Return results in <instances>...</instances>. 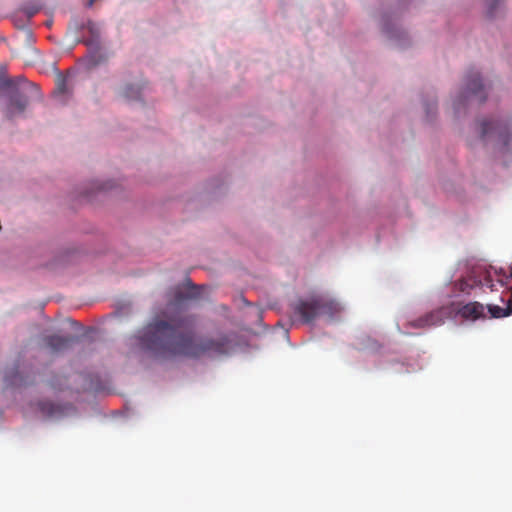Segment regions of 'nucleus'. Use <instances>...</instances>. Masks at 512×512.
Instances as JSON below:
<instances>
[{
    "label": "nucleus",
    "instance_id": "nucleus-1",
    "mask_svg": "<svg viewBox=\"0 0 512 512\" xmlns=\"http://www.w3.org/2000/svg\"><path fill=\"white\" fill-rule=\"evenodd\" d=\"M195 318L182 312L168 319H155L137 337L140 348L157 358L221 356L231 346L225 335L195 339Z\"/></svg>",
    "mask_w": 512,
    "mask_h": 512
},
{
    "label": "nucleus",
    "instance_id": "nucleus-2",
    "mask_svg": "<svg viewBox=\"0 0 512 512\" xmlns=\"http://www.w3.org/2000/svg\"><path fill=\"white\" fill-rule=\"evenodd\" d=\"M291 307L293 316L304 324L313 322L321 315L333 317L341 311L340 304L325 295H313L306 299H299Z\"/></svg>",
    "mask_w": 512,
    "mask_h": 512
},
{
    "label": "nucleus",
    "instance_id": "nucleus-3",
    "mask_svg": "<svg viewBox=\"0 0 512 512\" xmlns=\"http://www.w3.org/2000/svg\"><path fill=\"white\" fill-rule=\"evenodd\" d=\"M119 189H121V182L118 178H92L76 185L70 192V198L72 201L79 203L94 204L99 200L101 195H105Z\"/></svg>",
    "mask_w": 512,
    "mask_h": 512
},
{
    "label": "nucleus",
    "instance_id": "nucleus-4",
    "mask_svg": "<svg viewBox=\"0 0 512 512\" xmlns=\"http://www.w3.org/2000/svg\"><path fill=\"white\" fill-rule=\"evenodd\" d=\"M481 137L491 142L499 154L512 149V127L507 122L489 120L481 123Z\"/></svg>",
    "mask_w": 512,
    "mask_h": 512
},
{
    "label": "nucleus",
    "instance_id": "nucleus-5",
    "mask_svg": "<svg viewBox=\"0 0 512 512\" xmlns=\"http://www.w3.org/2000/svg\"><path fill=\"white\" fill-rule=\"evenodd\" d=\"M0 93L8 98L6 115L10 118L21 115L28 105V95L23 87L15 80L0 77Z\"/></svg>",
    "mask_w": 512,
    "mask_h": 512
},
{
    "label": "nucleus",
    "instance_id": "nucleus-6",
    "mask_svg": "<svg viewBox=\"0 0 512 512\" xmlns=\"http://www.w3.org/2000/svg\"><path fill=\"white\" fill-rule=\"evenodd\" d=\"M483 89L484 84L480 74L478 72L471 73L466 77L464 87L452 94L451 101L453 109L458 112L471 97H475L479 101L484 100Z\"/></svg>",
    "mask_w": 512,
    "mask_h": 512
},
{
    "label": "nucleus",
    "instance_id": "nucleus-7",
    "mask_svg": "<svg viewBox=\"0 0 512 512\" xmlns=\"http://www.w3.org/2000/svg\"><path fill=\"white\" fill-rule=\"evenodd\" d=\"M498 281L501 285L508 286L511 291L505 306L494 304H488L485 306V310L487 309L490 318H503L512 314V266L508 268V273H504Z\"/></svg>",
    "mask_w": 512,
    "mask_h": 512
},
{
    "label": "nucleus",
    "instance_id": "nucleus-8",
    "mask_svg": "<svg viewBox=\"0 0 512 512\" xmlns=\"http://www.w3.org/2000/svg\"><path fill=\"white\" fill-rule=\"evenodd\" d=\"M447 317V312L444 307L432 310L423 316H420L414 320H410L407 323L408 327L414 329H426L435 326H440L444 323Z\"/></svg>",
    "mask_w": 512,
    "mask_h": 512
},
{
    "label": "nucleus",
    "instance_id": "nucleus-9",
    "mask_svg": "<svg viewBox=\"0 0 512 512\" xmlns=\"http://www.w3.org/2000/svg\"><path fill=\"white\" fill-rule=\"evenodd\" d=\"M76 340L75 336L48 335L42 339V348L51 355H59L69 350Z\"/></svg>",
    "mask_w": 512,
    "mask_h": 512
},
{
    "label": "nucleus",
    "instance_id": "nucleus-10",
    "mask_svg": "<svg viewBox=\"0 0 512 512\" xmlns=\"http://www.w3.org/2000/svg\"><path fill=\"white\" fill-rule=\"evenodd\" d=\"M478 286L488 287L493 290L494 284L489 272L485 271L483 273V278H479L478 280L475 277L470 276L455 283V288L459 292L465 293L467 295H470L471 291Z\"/></svg>",
    "mask_w": 512,
    "mask_h": 512
},
{
    "label": "nucleus",
    "instance_id": "nucleus-11",
    "mask_svg": "<svg viewBox=\"0 0 512 512\" xmlns=\"http://www.w3.org/2000/svg\"><path fill=\"white\" fill-rule=\"evenodd\" d=\"M380 25L389 40L394 41L399 46L403 45L402 40L406 37V33L396 22L384 17Z\"/></svg>",
    "mask_w": 512,
    "mask_h": 512
},
{
    "label": "nucleus",
    "instance_id": "nucleus-12",
    "mask_svg": "<svg viewBox=\"0 0 512 512\" xmlns=\"http://www.w3.org/2000/svg\"><path fill=\"white\" fill-rule=\"evenodd\" d=\"M459 315L468 320H478L487 318L485 313V306L479 302H469L458 310Z\"/></svg>",
    "mask_w": 512,
    "mask_h": 512
},
{
    "label": "nucleus",
    "instance_id": "nucleus-13",
    "mask_svg": "<svg viewBox=\"0 0 512 512\" xmlns=\"http://www.w3.org/2000/svg\"><path fill=\"white\" fill-rule=\"evenodd\" d=\"M39 410L45 417H57L63 413L62 408L50 401H42L38 404Z\"/></svg>",
    "mask_w": 512,
    "mask_h": 512
},
{
    "label": "nucleus",
    "instance_id": "nucleus-14",
    "mask_svg": "<svg viewBox=\"0 0 512 512\" xmlns=\"http://www.w3.org/2000/svg\"><path fill=\"white\" fill-rule=\"evenodd\" d=\"M119 93L128 100H135L140 97V88L134 84H127L121 87Z\"/></svg>",
    "mask_w": 512,
    "mask_h": 512
},
{
    "label": "nucleus",
    "instance_id": "nucleus-15",
    "mask_svg": "<svg viewBox=\"0 0 512 512\" xmlns=\"http://www.w3.org/2000/svg\"><path fill=\"white\" fill-rule=\"evenodd\" d=\"M501 3H502V0H485V5L487 6V9H488V14L490 16H493L494 10L498 6H500Z\"/></svg>",
    "mask_w": 512,
    "mask_h": 512
},
{
    "label": "nucleus",
    "instance_id": "nucleus-16",
    "mask_svg": "<svg viewBox=\"0 0 512 512\" xmlns=\"http://www.w3.org/2000/svg\"><path fill=\"white\" fill-rule=\"evenodd\" d=\"M62 382H66V379L65 377H62V376H56L54 377L52 380H51V387L54 388V389H57V390H63L64 389V385Z\"/></svg>",
    "mask_w": 512,
    "mask_h": 512
},
{
    "label": "nucleus",
    "instance_id": "nucleus-17",
    "mask_svg": "<svg viewBox=\"0 0 512 512\" xmlns=\"http://www.w3.org/2000/svg\"><path fill=\"white\" fill-rule=\"evenodd\" d=\"M425 111L428 117L432 116L436 112V102L432 101L425 104Z\"/></svg>",
    "mask_w": 512,
    "mask_h": 512
},
{
    "label": "nucleus",
    "instance_id": "nucleus-18",
    "mask_svg": "<svg viewBox=\"0 0 512 512\" xmlns=\"http://www.w3.org/2000/svg\"><path fill=\"white\" fill-rule=\"evenodd\" d=\"M65 91H66V80L60 79L57 84L56 93H65Z\"/></svg>",
    "mask_w": 512,
    "mask_h": 512
},
{
    "label": "nucleus",
    "instance_id": "nucleus-19",
    "mask_svg": "<svg viewBox=\"0 0 512 512\" xmlns=\"http://www.w3.org/2000/svg\"><path fill=\"white\" fill-rule=\"evenodd\" d=\"M202 288H203V286H194V289H197V290L202 289Z\"/></svg>",
    "mask_w": 512,
    "mask_h": 512
}]
</instances>
